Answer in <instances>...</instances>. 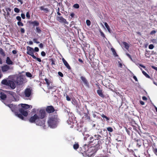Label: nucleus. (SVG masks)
Wrapping results in <instances>:
<instances>
[{"instance_id":"1","label":"nucleus","mask_w":157,"mask_h":157,"mask_svg":"<svg viewBox=\"0 0 157 157\" xmlns=\"http://www.w3.org/2000/svg\"><path fill=\"white\" fill-rule=\"evenodd\" d=\"M29 121L31 123H35L37 125L42 126L44 127V126L45 121L44 120H41L39 118L37 114H34L29 119Z\"/></svg>"},{"instance_id":"2","label":"nucleus","mask_w":157,"mask_h":157,"mask_svg":"<svg viewBox=\"0 0 157 157\" xmlns=\"http://www.w3.org/2000/svg\"><path fill=\"white\" fill-rule=\"evenodd\" d=\"M18 107L19 108V110L21 114L25 117H26L28 115V113L27 111V109L30 108H32V106L26 104H21L18 105Z\"/></svg>"},{"instance_id":"3","label":"nucleus","mask_w":157,"mask_h":157,"mask_svg":"<svg viewBox=\"0 0 157 157\" xmlns=\"http://www.w3.org/2000/svg\"><path fill=\"white\" fill-rule=\"evenodd\" d=\"M59 120L55 116H52L49 118L48 123V125L51 128H54L56 127Z\"/></svg>"},{"instance_id":"4","label":"nucleus","mask_w":157,"mask_h":157,"mask_svg":"<svg viewBox=\"0 0 157 157\" xmlns=\"http://www.w3.org/2000/svg\"><path fill=\"white\" fill-rule=\"evenodd\" d=\"M10 108L12 111L15 112V114L16 116H17L19 118L21 119L22 120H24V118L22 115L21 114H18V113L15 112V111L17 110L18 105H15L12 104H8L7 105Z\"/></svg>"},{"instance_id":"5","label":"nucleus","mask_w":157,"mask_h":157,"mask_svg":"<svg viewBox=\"0 0 157 157\" xmlns=\"http://www.w3.org/2000/svg\"><path fill=\"white\" fill-rule=\"evenodd\" d=\"M32 89L31 88H27L24 91L25 97V99H30L31 96L32 94Z\"/></svg>"},{"instance_id":"6","label":"nucleus","mask_w":157,"mask_h":157,"mask_svg":"<svg viewBox=\"0 0 157 157\" xmlns=\"http://www.w3.org/2000/svg\"><path fill=\"white\" fill-rule=\"evenodd\" d=\"M27 53L31 56H32L33 58H36V56L34 54V50L33 48H32L29 46H28L27 48Z\"/></svg>"},{"instance_id":"7","label":"nucleus","mask_w":157,"mask_h":157,"mask_svg":"<svg viewBox=\"0 0 157 157\" xmlns=\"http://www.w3.org/2000/svg\"><path fill=\"white\" fill-rule=\"evenodd\" d=\"M13 67L9 66L7 65H5L1 67V70L3 72L8 71L9 70H12Z\"/></svg>"},{"instance_id":"8","label":"nucleus","mask_w":157,"mask_h":157,"mask_svg":"<svg viewBox=\"0 0 157 157\" xmlns=\"http://www.w3.org/2000/svg\"><path fill=\"white\" fill-rule=\"evenodd\" d=\"M23 80L24 78L22 76H20L17 77L15 82L17 85H21L23 84Z\"/></svg>"},{"instance_id":"9","label":"nucleus","mask_w":157,"mask_h":157,"mask_svg":"<svg viewBox=\"0 0 157 157\" xmlns=\"http://www.w3.org/2000/svg\"><path fill=\"white\" fill-rule=\"evenodd\" d=\"M39 117V119L43 120L45 116V112L44 109H41L40 110L38 113L37 114Z\"/></svg>"},{"instance_id":"10","label":"nucleus","mask_w":157,"mask_h":157,"mask_svg":"<svg viewBox=\"0 0 157 157\" xmlns=\"http://www.w3.org/2000/svg\"><path fill=\"white\" fill-rule=\"evenodd\" d=\"M69 116L68 120L67 121V122L69 124H71V123H73V120L74 119V117L73 116V114L71 113H69L68 114Z\"/></svg>"},{"instance_id":"11","label":"nucleus","mask_w":157,"mask_h":157,"mask_svg":"<svg viewBox=\"0 0 157 157\" xmlns=\"http://www.w3.org/2000/svg\"><path fill=\"white\" fill-rule=\"evenodd\" d=\"M8 94L11 95L14 98L13 101H17L19 100L18 96L16 95V93L13 92L8 91Z\"/></svg>"},{"instance_id":"12","label":"nucleus","mask_w":157,"mask_h":157,"mask_svg":"<svg viewBox=\"0 0 157 157\" xmlns=\"http://www.w3.org/2000/svg\"><path fill=\"white\" fill-rule=\"evenodd\" d=\"M57 20L60 22L62 23L66 24H68V23L66 20L62 17H57Z\"/></svg>"},{"instance_id":"13","label":"nucleus","mask_w":157,"mask_h":157,"mask_svg":"<svg viewBox=\"0 0 157 157\" xmlns=\"http://www.w3.org/2000/svg\"><path fill=\"white\" fill-rule=\"evenodd\" d=\"M97 92L100 97L102 98H104L105 96L102 92V90L101 89L100 87H98V90H97Z\"/></svg>"},{"instance_id":"14","label":"nucleus","mask_w":157,"mask_h":157,"mask_svg":"<svg viewBox=\"0 0 157 157\" xmlns=\"http://www.w3.org/2000/svg\"><path fill=\"white\" fill-rule=\"evenodd\" d=\"M80 79L82 80V82L86 86H88L89 82L85 77L83 76H81L80 77Z\"/></svg>"},{"instance_id":"15","label":"nucleus","mask_w":157,"mask_h":157,"mask_svg":"<svg viewBox=\"0 0 157 157\" xmlns=\"http://www.w3.org/2000/svg\"><path fill=\"white\" fill-rule=\"evenodd\" d=\"M46 111L48 113H51L55 111V109L52 106H48L46 109Z\"/></svg>"},{"instance_id":"16","label":"nucleus","mask_w":157,"mask_h":157,"mask_svg":"<svg viewBox=\"0 0 157 157\" xmlns=\"http://www.w3.org/2000/svg\"><path fill=\"white\" fill-rule=\"evenodd\" d=\"M8 86H9L11 89H13L16 87V85L11 80H9V84Z\"/></svg>"},{"instance_id":"17","label":"nucleus","mask_w":157,"mask_h":157,"mask_svg":"<svg viewBox=\"0 0 157 157\" xmlns=\"http://www.w3.org/2000/svg\"><path fill=\"white\" fill-rule=\"evenodd\" d=\"M62 61L63 63V64L66 66V67L69 70L71 69V67L67 61L64 59V58H63L62 59Z\"/></svg>"},{"instance_id":"18","label":"nucleus","mask_w":157,"mask_h":157,"mask_svg":"<svg viewBox=\"0 0 157 157\" xmlns=\"http://www.w3.org/2000/svg\"><path fill=\"white\" fill-rule=\"evenodd\" d=\"M136 141L137 142L136 145L138 147H140L144 142L143 140L141 139H137Z\"/></svg>"},{"instance_id":"19","label":"nucleus","mask_w":157,"mask_h":157,"mask_svg":"<svg viewBox=\"0 0 157 157\" xmlns=\"http://www.w3.org/2000/svg\"><path fill=\"white\" fill-rule=\"evenodd\" d=\"M6 63L7 64V65L13 64V62L11 60L10 58L9 57H7L6 58Z\"/></svg>"},{"instance_id":"20","label":"nucleus","mask_w":157,"mask_h":157,"mask_svg":"<svg viewBox=\"0 0 157 157\" xmlns=\"http://www.w3.org/2000/svg\"><path fill=\"white\" fill-rule=\"evenodd\" d=\"M44 80L47 85L48 88L49 89H52L53 88V87L52 86H50V81L46 78H45Z\"/></svg>"},{"instance_id":"21","label":"nucleus","mask_w":157,"mask_h":157,"mask_svg":"<svg viewBox=\"0 0 157 157\" xmlns=\"http://www.w3.org/2000/svg\"><path fill=\"white\" fill-rule=\"evenodd\" d=\"M39 8L41 10H43L44 12L46 13H47L49 11V10L48 8H45L43 6H40Z\"/></svg>"},{"instance_id":"22","label":"nucleus","mask_w":157,"mask_h":157,"mask_svg":"<svg viewBox=\"0 0 157 157\" xmlns=\"http://www.w3.org/2000/svg\"><path fill=\"white\" fill-rule=\"evenodd\" d=\"M0 95V98L2 100H4L6 98V95L3 93L1 92Z\"/></svg>"},{"instance_id":"23","label":"nucleus","mask_w":157,"mask_h":157,"mask_svg":"<svg viewBox=\"0 0 157 157\" xmlns=\"http://www.w3.org/2000/svg\"><path fill=\"white\" fill-rule=\"evenodd\" d=\"M1 83L3 85L8 86L9 84V81H8L6 79H4L2 81Z\"/></svg>"},{"instance_id":"24","label":"nucleus","mask_w":157,"mask_h":157,"mask_svg":"<svg viewBox=\"0 0 157 157\" xmlns=\"http://www.w3.org/2000/svg\"><path fill=\"white\" fill-rule=\"evenodd\" d=\"M122 44L124 46V48L127 50H128L129 48V46L128 44L125 42H123Z\"/></svg>"},{"instance_id":"25","label":"nucleus","mask_w":157,"mask_h":157,"mask_svg":"<svg viewBox=\"0 0 157 157\" xmlns=\"http://www.w3.org/2000/svg\"><path fill=\"white\" fill-rule=\"evenodd\" d=\"M141 70L142 71L143 74L147 78H150V76L144 71H143L142 69L140 68Z\"/></svg>"},{"instance_id":"26","label":"nucleus","mask_w":157,"mask_h":157,"mask_svg":"<svg viewBox=\"0 0 157 157\" xmlns=\"http://www.w3.org/2000/svg\"><path fill=\"white\" fill-rule=\"evenodd\" d=\"M94 139L95 140H98L100 139V138L101 137V136L99 135H95L94 136Z\"/></svg>"},{"instance_id":"27","label":"nucleus","mask_w":157,"mask_h":157,"mask_svg":"<svg viewBox=\"0 0 157 157\" xmlns=\"http://www.w3.org/2000/svg\"><path fill=\"white\" fill-rule=\"evenodd\" d=\"M111 50L112 51L114 56H118L117 55V53H116V51L115 50V49L112 48H111Z\"/></svg>"},{"instance_id":"28","label":"nucleus","mask_w":157,"mask_h":157,"mask_svg":"<svg viewBox=\"0 0 157 157\" xmlns=\"http://www.w3.org/2000/svg\"><path fill=\"white\" fill-rule=\"evenodd\" d=\"M95 128L96 129L98 130V132L99 133H100V134L102 132V130H101V129H100V127L99 125L98 124H97V125H96V128Z\"/></svg>"},{"instance_id":"29","label":"nucleus","mask_w":157,"mask_h":157,"mask_svg":"<svg viewBox=\"0 0 157 157\" xmlns=\"http://www.w3.org/2000/svg\"><path fill=\"white\" fill-rule=\"evenodd\" d=\"M32 23L33 25L34 26H38L39 25V23L36 21H35L32 22Z\"/></svg>"},{"instance_id":"30","label":"nucleus","mask_w":157,"mask_h":157,"mask_svg":"<svg viewBox=\"0 0 157 157\" xmlns=\"http://www.w3.org/2000/svg\"><path fill=\"white\" fill-rule=\"evenodd\" d=\"M79 144L78 143H76L73 145V148L75 150H77L79 147Z\"/></svg>"},{"instance_id":"31","label":"nucleus","mask_w":157,"mask_h":157,"mask_svg":"<svg viewBox=\"0 0 157 157\" xmlns=\"http://www.w3.org/2000/svg\"><path fill=\"white\" fill-rule=\"evenodd\" d=\"M0 53L3 56H6L4 51L1 48H0Z\"/></svg>"},{"instance_id":"32","label":"nucleus","mask_w":157,"mask_h":157,"mask_svg":"<svg viewBox=\"0 0 157 157\" xmlns=\"http://www.w3.org/2000/svg\"><path fill=\"white\" fill-rule=\"evenodd\" d=\"M26 75L28 77L31 78L32 77L31 74L29 72H26Z\"/></svg>"},{"instance_id":"33","label":"nucleus","mask_w":157,"mask_h":157,"mask_svg":"<svg viewBox=\"0 0 157 157\" xmlns=\"http://www.w3.org/2000/svg\"><path fill=\"white\" fill-rule=\"evenodd\" d=\"M101 116L103 118H105L107 121L109 120V118L107 117L105 115L103 114H102L101 115Z\"/></svg>"},{"instance_id":"34","label":"nucleus","mask_w":157,"mask_h":157,"mask_svg":"<svg viewBox=\"0 0 157 157\" xmlns=\"http://www.w3.org/2000/svg\"><path fill=\"white\" fill-rule=\"evenodd\" d=\"M36 32L39 33H40L41 32V30L39 27L36 28Z\"/></svg>"},{"instance_id":"35","label":"nucleus","mask_w":157,"mask_h":157,"mask_svg":"<svg viewBox=\"0 0 157 157\" xmlns=\"http://www.w3.org/2000/svg\"><path fill=\"white\" fill-rule=\"evenodd\" d=\"M95 140L94 137L91 136L90 138V143L93 142V141Z\"/></svg>"},{"instance_id":"36","label":"nucleus","mask_w":157,"mask_h":157,"mask_svg":"<svg viewBox=\"0 0 157 157\" xmlns=\"http://www.w3.org/2000/svg\"><path fill=\"white\" fill-rule=\"evenodd\" d=\"M107 129V130L110 132H112L113 131V128L110 127H108Z\"/></svg>"},{"instance_id":"37","label":"nucleus","mask_w":157,"mask_h":157,"mask_svg":"<svg viewBox=\"0 0 157 157\" xmlns=\"http://www.w3.org/2000/svg\"><path fill=\"white\" fill-rule=\"evenodd\" d=\"M26 17L28 19H29V18H30V17L29 14V11H28L26 13Z\"/></svg>"},{"instance_id":"38","label":"nucleus","mask_w":157,"mask_h":157,"mask_svg":"<svg viewBox=\"0 0 157 157\" xmlns=\"http://www.w3.org/2000/svg\"><path fill=\"white\" fill-rule=\"evenodd\" d=\"M17 24L19 26H23L24 25L23 23L21 21H18Z\"/></svg>"},{"instance_id":"39","label":"nucleus","mask_w":157,"mask_h":157,"mask_svg":"<svg viewBox=\"0 0 157 157\" xmlns=\"http://www.w3.org/2000/svg\"><path fill=\"white\" fill-rule=\"evenodd\" d=\"M79 7V5L78 4H75L73 5V7L76 9L78 8Z\"/></svg>"},{"instance_id":"40","label":"nucleus","mask_w":157,"mask_h":157,"mask_svg":"<svg viewBox=\"0 0 157 157\" xmlns=\"http://www.w3.org/2000/svg\"><path fill=\"white\" fill-rule=\"evenodd\" d=\"M86 132H84L82 133V134L84 136H86L87 138H88L90 136V135L89 134H86Z\"/></svg>"},{"instance_id":"41","label":"nucleus","mask_w":157,"mask_h":157,"mask_svg":"<svg viewBox=\"0 0 157 157\" xmlns=\"http://www.w3.org/2000/svg\"><path fill=\"white\" fill-rule=\"evenodd\" d=\"M14 11L17 13H18L20 11L19 9L17 8H14Z\"/></svg>"},{"instance_id":"42","label":"nucleus","mask_w":157,"mask_h":157,"mask_svg":"<svg viewBox=\"0 0 157 157\" xmlns=\"http://www.w3.org/2000/svg\"><path fill=\"white\" fill-rule=\"evenodd\" d=\"M87 25L88 26H90V25L91 22L89 20H87L86 21Z\"/></svg>"},{"instance_id":"43","label":"nucleus","mask_w":157,"mask_h":157,"mask_svg":"<svg viewBox=\"0 0 157 157\" xmlns=\"http://www.w3.org/2000/svg\"><path fill=\"white\" fill-rule=\"evenodd\" d=\"M153 151L154 153L157 155V149L156 148H153Z\"/></svg>"},{"instance_id":"44","label":"nucleus","mask_w":157,"mask_h":157,"mask_svg":"<svg viewBox=\"0 0 157 157\" xmlns=\"http://www.w3.org/2000/svg\"><path fill=\"white\" fill-rule=\"evenodd\" d=\"M154 47V46L153 44H151L149 45L148 46V48L150 49H152Z\"/></svg>"},{"instance_id":"45","label":"nucleus","mask_w":157,"mask_h":157,"mask_svg":"<svg viewBox=\"0 0 157 157\" xmlns=\"http://www.w3.org/2000/svg\"><path fill=\"white\" fill-rule=\"evenodd\" d=\"M37 39H36V38H34L33 39V41H34V42L35 43H36L37 44H39L40 43V42L39 41H37Z\"/></svg>"},{"instance_id":"46","label":"nucleus","mask_w":157,"mask_h":157,"mask_svg":"<svg viewBox=\"0 0 157 157\" xmlns=\"http://www.w3.org/2000/svg\"><path fill=\"white\" fill-rule=\"evenodd\" d=\"M16 19L18 21H21V17L19 16H17L16 17Z\"/></svg>"},{"instance_id":"47","label":"nucleus","mask_w":157,"mask_h":157,"mask_svg":"<svg viewBox=\"0 0 157 157\" xmlns=\"http://www.w3.org/2000/svg\"><path fill=\"white\" fill-rule=\"evenodd\" d=\"M58 75L61 77H63V73L61 72H58Z\"/></svg>"},{"instance_id":"48","label":"nucleus","mask_w":157,"mask_h":157,"mask_svg":"<svg viewBox=\"0 0 157 157\" xmlns=\"http://www.w3.org/2000/svg\"><path fill=\"white\" fill-rule=\"evenodd\" d=\"M104 25L107 29H109V26L108 25L107 23L106 22H105L104 23Z\"/></svg>"},{"instance_id":"49","label":"nucleus","mask_w":157,"mask_h":157,"mask_svg":"<svg viewBox=\"0 0 157 157\" xmlns=\"http://www.w3.org/2000/svg\"><path fill=\"white\" fill-rule=\"evenodd\" d=\"M136 64L137 65H139L140 66V67H142L144 69H145L146 68V67L145 66L141 64H139V63H136Z\"/></svg>"},{"instance_id":"50","label":"nucleus","mask_w":157,"mask_h":157,"mask_svg":"<svg viewBox=\"0 0 157 157\" xmlns=\"http://www.w3.org/2000/svg\"><path fill=\"white\" fill-rule=\"evenodd\" d=\"M50 60L52 62L51 64L52 65H55V61L53 59H51Z\"/></svg>"},{"instance_id":"51","label":"nucleus","mask_w":157,"mask_h":157,"mask_svg":"<svg viewBox=\"0 0 157 157\" xmlns=\"http://www.w3.org/2000/svg\"><path fill=\"white\" fill-rule=\"evenodd\" d=\"M21 16L23 19H25V15L24 13H21Z\"/></svg>"},{"instance_id":"52","label":"nucleus","mask_w":157,"mask_h":157,"mask_svg":"<svg viewBox=\"0 0 157 157\" xmlns=\"http://www.w3.org/2000/svg\"><path fill=\"white\" fill-rule=\"evenodd\" d=\"M21 33H24L25 32V29L23 28H21Z\"/></svg>"},{"instance_id":"53","label":"nucleus","mask_w":157,"mask_h":157,"mask_svg":"<svg viewBox=\"0 0 157 157\" xmlns=\"http://www.w3.org/2000/svg\"><path fill=\"white\" fill-rule=\"evenodd\" d=\"M41 54V56H44L46 55V54L44 51L42 52Z\"/></svg>"},{"instance_id":"54","label":"nucleus","mask_w":157,"mask_h":157,"mask_svg":"<svg viewBox=\"0 0 157 157\" xmlns=\"http://www.w3.org/2000/svg\"><path fill=\"white\" fill-rule=\"evenodd\" d=\"M34 59H36V60L38 61L39 62H41V59L39 58H37L36 57V58H34Z\"/></svg>"},{"instance_id":"55","label":"nucleus","mask_w":157,"mask_h":157,"mask_svg":"<svg viewBox=\"0 0 157 157\" xmlns=\"http://www.w3.org/2000/svg\"><path fill=\"white\" fill-rule=\"evenodd\" d=\"M156 33V31H155V30H153V31H152L151 32L150 34L151 35H152L153 34H155Z\"/></svg>"},{"instance_id":"56","label":"nucleus","mask_w":157,"mask_h":157,"mask_svg":"<svg viewBox=\"0 0 157 157\" xmlns=\"http://www.w3.org/2000/svg\"><path fill=\"white\" fill-rule=\"evenodd\" d=\"M66 99L67 101H70L71 100V98L68 95L66 96Z\"/></svg>"},{"instance_id":"57","label":"nucleus","mask_w":157,"mask_h":157,"mask_svg":"<svg viewBox=\"0 0 157 157\" xmlns=\"http://www.w3.org/2000/svg\"><path fill=\"white\" fill-rule=\"evenodd\" d=\"M39 51V49L38 48H37V47H35L34 48V51H35V52H38Z\"/></svg>"},{"instance_id":"58","label":"nucleus","mask_w":157,"mask_h":157,"mask_svg":"<svg viewBox=\"0 0 157 157\" xmlns=\"http://www.w3.org/2000/svg\"><path fill=\"white\" fill-rule=\"evenodd\" d=\"M133 75H134L133 74ZM133 78L135 79V80L136 81V82L138 81V79H137L136 76H135V75H133Z\"/></svg>"},{"instance_id":"59","label":"nucleus","mask_w":157,"mask_h":157,"mask_svg":"<svg viewBox=\"0 0 157 157\" xmlns=\"http://www.w3.org/2000/svg\"><path fill=\"white\" fill-rule=\"evenodd\" d=\"M39 47L40 48H43V45L42 43H40L39 45Z\"/></svg>"},{"instance_id":"60","label":"nucleus","mask_w":157,"mask_h":157,"mask_svg":"<svg viewBox=\"0 0 157 157\" xmlns=\"http://www.w3.org/2000/svg\"><path fill=\"white\" fill-rule=\"evenodd\" d=\"M12 53L14 54H15L17 53V51L16 50H13L12 51Z\"/></svg>"},{"instance_id":"61","label":"nucleus","mask_w":157,"mask_h":157,"mask_svg":"<svg viewBox=\"0 0 157 157\" xmlns=\"http://www.w3.org/2000/svg\"><path fill=\"white\" fill-rule=\"evenodd\" d=\"M151 67L155 69V70L156 71H157V67H155L154 66H151Z\"/></svg>"},{"instance_id":"62","label":"nucleus","mask_w":157,"mask_h":157,"mask_svg":"<svg viewBox=\"0 0 157 157\" xmlns=\"http://www.w3.org/2000/svg\"><path fill=\"white\" fill-rule=\"evenodd\" d=\"M119 63V67H120L122 68V64L121 63H120V62H118Z\"/></svg>"},{"instance_id":"63","label":"nucleus","mask_w":157,"mask_h":157,"mask_svg":"<svg viewBox=\"0 0 157 157\" xmlns=\"http://www.w3.org/2000/svg\"><path fill=\"white\" fill-rule=\"evenodd\" d=\"M140 104L142 105H143L144 104V102L142 101H140Z\"/></svg>"},{"instance_id":"64","label":"nucleus","mask_w":157,"mask_h":157,"mask_svg":"<svg viewBox=\"0 0 157 157\" xmlns=\"http://www.w3.org/2000/svg\"><path fill=\"white\" fill-rule=\"evenodd\" d=\"M142 99L144 100H147V98L146 97L144 96L142 97Z\"/></svg>"}]
</instances>
